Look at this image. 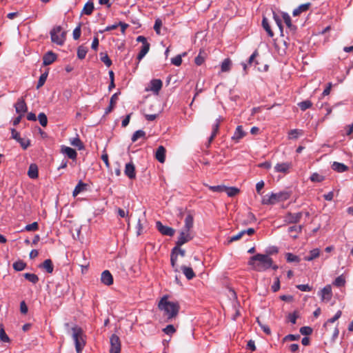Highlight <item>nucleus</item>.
Returning <instances> with one entry per match:
<instances>
[{"instance_id": "4468645a", "label": "nucleus", "mask_w": 353, "mask_h": 353, "mask_svg": "<svg viewBox=\"0 0 353 353\" xmlns=\"http://www.w3.org/2000/svg\"><path fill=\"white\" fill-rule=\"evenodd\" d=\"M101 281L105 285H110L113 283V276L109 270H104L101 273Z\"/></svg>"}, {"instance_id": "473e14b6", "label": "nucleus", "mask_w": 353, "mask_h": 353, "mask_svg": "<svg viewBox=\"0 0 353 353\" xmlns=\"http://www.w3.org/2000/svg\"><path fill=\"white\" fill-rule=\"evenodd\" d=\"M86 186L87 184L84 183L82 181H79L73 190V196H77L79 193L84 191Z\"/></svg>"}, {"instance_id": "aec40b11", "label": "nucleus", "mask_w": 353, "mask_h": 353, "mask_svg": "<svg viewBox=\"0 0 353 353\" xmlns=\"http://www.w3.org/2000/svg\"><path fill=\"white\" fill-rule=\"evenodd\" d=\"M120 94V92H117V93H114L110 98V105L109 106L105 109V114H109L110 112H111L116 104H117V102L118 101V99H119V94Z\"/></svg>"}, {"instance_id": "39448f33", "label": "nucleus", "mask_w": 353, "mask_h": 353, "mask_svg": "<svg viewBox=\"0 0 353 353\" xmlns=\"http://www.w3.org/2000/svg\"><path fill=\"white\" fill-rule=\"evenodd\" d=\"M50 36L51 40L53 43L62 46L65 40L66 32L65 31H62L61 26H57L50 31Z\"/></svg>"}, {"instance_id": "b1692460", "label": "nucleus", "mask_w": 353, "mask_h": 353, "mask_svg": "<svg viewBox=\"0 0 353 353\" xmlns=\"http://www.w3.org/2000/svg\"><path fill=\"white\" fill-rule=\"evenodd\" d=\"M310 6H311L310 3H306L301 4L298 8H296V9H294L293 10L292 14L294 17L299 16L301 13L308 10L309 8H310Z\"/></svg>"}, {"instance_id": "6ab92c4d", "label": "nucleus", "mask_w": 353, "mask_h": 353, "mask_svg": "<svg viewBox=\"0 0 353 353\" xmlns=\"http://www.w3.org/2000/svg\"><path fill=\"white\" fill-rule=\"evenodd\" d=\"M125 174L130 179H135V167L132 163H128L125 165Z\"/></svg>"}, {"instance_id": "a878e982", "label": "nucleus", "mask_w": 353, "mask_h": 353, "mask_svg": "<svg viewBox=\"0 0 353 353\" xmlns=\"http://www.w3.org/2000/svg\"><path fill=\"white\" fill-rule=\"evenodd\" d=\"M40 268L45 269L48 273H52L54 270V265L51 259H46L39 265Z\"/></svg>"}, {"instance_id": "0e129e2a", "label": "nucleus", "mask_w": 353, "mask_h": 353, "mask_svg": "<svg viewBox=\"0 0 353 353\" xmlns=\"http://www.w3.org/2000/svg\"><path fill=\"white\" fill-rule=\"evenodd\" d=\"M296 288L302 292H310L312 290V287L308 284H300L296 285Z\"/></svg>"}, {"instance_id": "864d4df0", "label": "nucleus", "mask_w": 353, "mask_h": 353, "mask_svg": "<svg viewBox=\"0 0 353 353\" xmlns=\"http://www.w3.org/2000/svg\"><path fill=\"white\" fill-rule=\"evenodd\" d=\"M245 234V232H242V230L241 232H239L238 234H236V235H234L231 237H230L229 240H228V243H231L234 241H239L240 240L243 236Z\"/></svg>"}, {"instance_id": "412c9836", "label": "nucleus", "mask_w": 353, "mask_h": 353, "mask_svg": "<svg viewBox=\"0 0 353 353\" xmlns=\"http://www.w3.org/2000/svg\"><path fill=\"white\" fill-rule=\"evenodd\" d=\"M61 152L68 156L70 159L74 160L77 158V153L76 150L68 146H62Z\"/></svg>"}, {"instance_id": "6e6552de", "label": "nucleus", "mask_w": 353, "mask_h": 353, "mask_svg": "<svg viewBox=\"0 0 353 353\" xmlns=\"http://www.w3.org/2000/svg\"><path fill=\"white\" fill-rule=\"evenodd\" d=\"M193 235L192 232H189L188 231H184L183 230H181L179 233V236L176 242V245L178 246H181L183 244L189 242L193 239Z\"/></svg>"}, {"instance_id": "052dcab7", "label": "nucleus", "mask_w": 353, "mask_h": 353, "mask_svg": "<svg viewBox=\"0 0 353 353\" xmlns=\"http://www.w3.org/2000/svg\"><path fill=\"white\" fill-rule=\"evenodd\" d=\"M171 63L176 65L179 66L182 63V59L181 55H177L171 59Z\"/></svg>"}, {"instance_id": "7ed1b4c3", "label": "nucleus", "mask_w": 353, "mask_h": 353, "mask_svg": "<svg viewBox=\"0 0 353 353\" xmlns=\"http://www.w3.org/2000/svg\"><path fill=\"white\" fill-rule=\"evenodd\" d=\"M72 337L74 340L77 353H81L86 344V336L81 327L74 326L72 328Z\"/></svg>"}, {"instance_id": "338daca9", "label": "nucleus", "mask_w": 353, "mask_h": 353, "mask_svg": "<svg viewBox=\"0 0 353 353\" xmlns=\"http://www.w3.org/2000/svg\"><path fill=\"white\" fill-rule=\"evenodd\" d=\"M162 26V22H161V20L159 19H157L156 21H155V23H154V29L155 30V32L159 34H160V28Z\"/></svg>"}, {"instance_id": "58836bf2", "label": "nucleus", "mask_w": 353, "mask_h": 353, "mask_svg": "<svg viewBox=\"0 0 353 353\" xmlns=\"http://www.w3.org/2000/svg\"><path fill=\"white\" fill-rule=\"evenodd\" d=\"M88 52V48L81 45L77 48V57L79 59H83Z\"/></svg>"}, {"instance_id": "9b49d317", "label": "nucleus", "mask_w": 353, "mask_h": 353, "mask_svg": "<svg viewBox=\"0 0 353 353\" xmlns=\"http://www.w3.org/2000/svg\"><path fill=\"white\" fill-rule=\"evenodd\" d=\"M292 163L291 162H284L277 163L274 166V171L276 172H281L283 174H287L290 172V169L292 168Z\"/></svg>"}, {"instance_id": "09e8293b", "label": "nucleus", "mask_w": 353, "mask_h": 353, "mask_svg": "<svg viewBox=\"0 0 353 353\" xmlns=\"http://www.w3.org/2000/svg\"><path fill=\"white\" fill-rule=\"evenodd\" d=\"M38 119L40 123V124L43 127H46L48 124V118L46 115L43 112H41L38 115Z\"/></svg>"}, {"instance_id": "bf43d9fd", "label": "nucleus", "mask_w": 353, "mask_h": 353, "mask_svg": "<svg viewBox=\"0 0 353 353\" xmlns=\"http://www.w3.org/2000/svg\"><path fill=\"white\" fill-rule=\"evenodd\" d=\"M17 142H19L23 150L28 148L30 145V141L28 139H25L23 138H20Z\"/></svg>"}, {"instance_id": "69168bd1", "label": "nucleus", "mask_w": 353, "mask_h": 353, "mask_svg": "<svg viewBox=\"0 0 353 353\" xmlns=\"http://www.w3.org/2000/svg\"><path fill=\"white\" fill-rule=\"evenodd\" d=\"M81 36V24L76 27L73 31V38L74 40L79 39Z\"/></svg>"}, {"instance_id": "dca6fc26", "label": "nucleus", "mask_w": 353, "mask_h": 353, "mask_svg": "<svg viewBox=\"0 0 353 353\" xmlns=\"http://www.w3.org/2000/svg\"><path fill=\"white\" fill-rule=\"evenodd\" d=\"M57 59V55L52 51H48L43 57V65H49L52 64Z\"/></svg>"}, {"instance_id": "774afa93", "label": "nucleus", "mask_w": 353, "mask_h": 353, "mask_svg": "<svg viewBox=\"0 0 353 353\" xmlns=\"http://www.w3.org/2000/svg\"><path fill=\"white\" fill-rule=\"evenodd\" d=\"M205 61V57L201 55V52H199L198 56L195 58L194 62L197 65H201Z\"/></svg>"}, {"instance_id": "c9c22d12", "label": "nucleus", "mask_w": 353, "mask_h": 353, "mask_svg": "<svg viewBox=\"0 0 353 353\" xmlns=\"http://www.w3.org/2000/svg\"><path fill=\"white\" fill-rule=\"evenodd\" d=\"M94 9V3L92 1L87 2L82 10V14L90 15Z\"/></svg>"}, {"instance_id": "f3484780", "label": "nucleus", "mask_w": 353, "mask_h": 353, "mask_svg": "<svg viewBox=\"0 0 353 353\" xmlns=\"http://www.w3.org/2000/svg\"><path fill=\"white\" fill-rule=\"evenodd\" d=\"M165 152L166 150L163 145L159 146L155 152V159L161 163H164L165 161Z\"/></svg>"}, {"instance_id": "7c9ffc66", "label": "nucleus", "mask_w": 353, "mask_h": 353, "mask_svg": "<svg viewBox=\"0 0 353 353\" xmlns=\"http://www.w3.org/2000/svg\"><path fill=\"white\" fill-rule=\"evenodd\" d=\"M320 255V250L318 248H315L312 250L309 254L304 257V260L307 261H311L316 258H318Z\"/></svg>"}, {"instance_id": "e2e57ef3", "label": "nucleus", "mask_w": 353, "mask_h": 353, "mask_svg": "<svg viewBox=\"0 0 353 353\" xmlns=\"http://www.w3.org/2000/svg\"><path fill=\"white\" fill-rule=\"evenodd\" d=\"M208 188L212 192H222L224 190L225 185H207Z\"/></svg>"}, {"instance_id": "2f4dec72", "label": "nucleus", "mask_w": 353, "mask_h": 353, "mask_svg": "<svg viewBox=\"0 0 353 353\" xmlns=\"http://www.w3.org/2000/svg\"><path fill=\"white\" fill-rule=\"evenodd\" d=\"M181 270L188 280H191L195 277V274L192 268L183 265L181 267Z\"/></svg>"}, {"instance_id": "c85d7f7f", "label": "nucleus", "mask_w": 353, "mask_h": 353, "mask_svg": "<svg viewBox=\"0 0 353 353\" xmlns=\"http://www.w3.org/2000/svg\"><path fill=\"white\" fill-rule=\"evenodd\" d=\"M28 175L30 179H37L38 177V167L36 164L32 163L29 166Z\"/></svg>"}, {"instance_id": "603ef678", "label": "nucleus", "mask_w": 353, "mask_h": 353, "mask_svg": "<svg viewBox=\"0 0 353 353\" xmlns=\"http://www.w3.org/2000/svg\"><path fill=\"white\" fill-rule=\"evenodd\" d=\"M334 285L337 287L343 286L345 283V278L343 275L336 277L334 281Z\"/></svg>"}, {"instance_id": "13d9d810", "label": "nucleus", "mask_w": 353, "mask_h": 353, "mask_svg": "<svg viewBox=\"0 0 353 353\" xmlns=\"http://www.w3.org/2000/svg\"><path fill=\"white\" fill-rule=\"evenodd\" d=\"M39 228L37 222H33L31 224H28L26 226L25 229L27 231H36Z\"/></svg>"}, {"instance_id": "4c0bfd02", "label": "nucleus", "mask_w": 353, "mask_h": 353, "mask_svg": "<svg viewBox=\"0 0 353 353\" xmlns=\"http://www.w3.org/2000/svg\"><path fill=\"white\" fill-rule=\"evenodd\" d=\"M0 341L3 343H10V339L8 334L6 333L3 325L0 324Z\"/></svg>"}, {"instance_id": "f257e3e1", "label": "nucleus", "mask_w": 353, "mask_h": 353, "mask_svg": "<svg viewBox=\"0 0 353 353\" xmlns=\"http://www.w3.org/2000/svg\"><path fill=\"white\" fill-rule=\"evenodd\" d=\"M249 265L258 272H263L270 268L274 270L278 269V265L274 264L272 259L267 254H257L252 256Z\"/></svg>"}, {"instance_id": "ddd939ff", "label": "nucleus", "mask_w": 353, "mask_h": 353, "mask_svg": "<svg viewBox=\"0 0 353 353\" xmlns=\"http://www.w3.org/2000/svg\"><path fill=\"white\" fill-rule=\"evenodd\" d=\"M302 217V212L291 213L288 212L285 216V221L290 223H296L300 221Z\"/></svg>"}, {"instance_id": "de8ad7c7", "label": "nucleus", "mask_w": 353, "mask_h": 353, "mask_svg": "<svg viewBox=\"0 0 353 353\" xmlns=\"http://www.w3.org/2000/svg\"><path fill=\"white\" fill-rule=\"evenodd\" d=\"M101 55V61L104 63V64L107 66V67H110L111 65H112V61L111 59H110V57H108V54L107 53H103L101 52L100 54Z\"/></svg>"}, {"instance_id": "79ce46f5", "label": "nucleus", "mask_w": 353, "mask_h": 353, "mask_svg": "<svg viewBox=\"0 0 353 353\" xmlns=\"http://www.w3.org/2000/svg\"><path fill=\"white\" fill-rule=\"evenodd\" d=\"M12 267L16 271H22L26 268V263L21 260H19L13 263Z\"/></svg>"}, {"instance_id": "9d476101", "label": "nucleus", "mask_w": 353, "mask_h": 353, "mask_svg": "<svg viewBox=\"0 0 353 353\" xmlns=\"http://www.w3.org/2000/svg\"><path fill=\"white\" fill-rule=\"evenodd\" d=\"M319 295L322 301L328 302L332 297V287L330 285L325 286L320 292Z\"/></svg>"}, {"instance_id": "3c124183", "label": "nucleus", "mask_w": 353, "mask_h": 353, "mask_svg": "<svg viewBox=\"0 0 353 353\" xmlns=\"http://www.w3.org/2000/svg\"><path fill=\"white\" fill-rule=\"evenodd\" d=\"M286 260L289 263H292V262L298 263L300 261V259L298 256L294 255L290 252L286 254Z\"/></svg>"}, {"instance_id": "f03ea898", "label": "nucleus", "mask_w": 353, "mask_h": 353, "mask_svg": "<svg viewBox=\"0 0 353 353\" xmlns=\"http://www.w3.org/2000/svg\"><path fill=\"white\" fill-rule=\"evenodd\" d=\"M159 309L163 312V316L166 321H170L174 319L179 314L180 305L177 301H170L166 296H164L159 302Z\"/></svg>"}, {"instance_id": "1a4fd4ad", "label": "nucleus", "mask_w": 353, "mask_h": 353, "mask_svg": "<svg viewBox=\"0 0 353 353\" xmlns=\"http://www.w3.org/2000/svg\"><path fill=\"white\" fill-rule=\"evenodd\" d=\"M156 227L158 231L163 235L172 236L175 233V230L171 227L163 225L161 221L156 222Z\"/></svg>"}, {"instance_id": "37998d69", "label": "nucleus", "mask_w": 353, "mask_h": 353, "mask_svg": "<svg viewBox=\"0 0 353 353\" xmlns=\"http://www.w3.org/2000/svg\"><path fill=\"white\" fill-rule=\"evenodd\" d=\"M310 179L312 182L320 183L325 180V176L317 173L314 172L310 177Z\"/></svg>"}, {"instance_id": "393cba45", "label": "nucleus", "mask_w": 353, "mask_h": 353, "mask_svg": "<svg viewBox=\"0 0 353 353\" xmlns=\"http://www.w3.org/2000/svg\"><path fill=\"white\" fill-rule=\"evenodd\" d=\"M150 48V44L148 42L142 44L140 52H139V54L137 55V59L139 61H140L145 56V54L149 52Z\"/></svg>"}, {"instance_id": "4be33fe9", "label": "nucleus", "mask_w": 353, "mask_h": 353, "mask_svg": "<svg viewBox=\"0 0 353 353\" xmlns=\"http://www.w3.org/2000/svg\"><path fill=\"white\" fill-rule=\"evenodd\" d=\"M163 86V83L160 79H152L150 81V90L158 94Z\"/></svg>"}, {"instance_id": "0eeeda50", "label": "nucleus", "mask_w": 353, "mask_h": 353, "mask_svg": "<svg viewBox=\"0 0 353 353\" xmlns=\"http://www.w3.org/2000/svg\"><path fill=\"white\" fill-rule=\"evenodd\" d=\"M110 353L121 352V341L119 337L116 334H112L110 339Z\"/></svg>"}, {"instance_id": "5701e85b", "label": "nucleus", "mask_w": 353, "mask_h": 353, "mask_svg": "<svg viewBox=\"0 0 353 353\" xmlns=\"http://www.w3.org/2000/svg\"><path fill=\"white\" fill-rule=\"evenodd\" d=\"M281 14L283 19L287 27L292 32V33H294L296 30V27L292 25L290 15L286 12H282Z\"/></svg>"}, {"instance_id": "ea45409f", "label": "nucleus", "mask_w": 353, "mask_h": 353, "mask_svg": "<svg viewBox=\"0 0 353 353\" xmlns=\"http://www.w3.org/2000/svg\"><path fill=\"white\" fill-rule=\"evenodd\" d=\"M303 134V132L301 130L298 129H294L289 132L288 133V137L290 139H296L299 136H301Z\"/></svg>"}, {"instance_id": "72a5a7b5", "label": "nucleus", "mask_w": 353, "mask_h": 353, "mask_svg": "<svg viewBox=\"0 0 353 353\" xmlns=\"http://www.w3.org/2000/svg\"><path fill=\"white\" fill-rule=\"evenodd\" d=\"M227 195L230 197L236 196L240 192V190L236 187H227L224 186V190Z\"/></svg>"}, {"instance_id": "f704fd0d", "label": "nucleus", "mask_w": 353, "mask_h": 353, "mask_svg": "<svg viewBox=\"0 0 353 353\" xmlns=\"http://www.w3.org/2000/svg\"><path fill=\"white\" fill-rule=\"evenodd\" d=\"M302 230V226L301 225H293L290 226L288 228V232L291 234V236L293 239H296L297 237V234L300 233Z\"/></svg>"}, {"instance_id": "a211bd4d", "label": "nucleus", "mask_w": 353, "mask_h": 353, "mask_svg": "<svg viewBox=\"0 0 353 353\" xmlns=\"http://www.w3.org/2000/svg\"><path fill=\"white\" fill-rule=\"evenodd\" d=\"M16 112L20 114H24L27 111V105L25 100L21 97L18 99L15 104Z\"/></svg>"}, {"instance_id": "20e7f679", "label": "nucleus", "mask_w": 353, "mask_h": 353, "mask_svg": "<svg viewBox=\"0 0 353 353\" xmlns=\"http://www.w3.org/2000/svg\"><path fill=\"white\" fill-rule=\"evenodd\" d=\"M290 196L288 192H279L278 193H272L270 195H265L262 199L263 205H274L277 202L288 200Z\"/></svg>"}, {"instance_id": "bb28decb", "label": "nucleus", "mask_w": 353, "mask_h": 353, "mask_svg": "<svg viewBox=\"0 0 353 353\" xmlns=\"http://www.w3.org/2000/svg\"><path fill=\"white\" fill-rule=\"evenodd\" d=\"M332 168L333 170L338 172H344L348 170V167L346 165L336 161L332 163Z\"/></svg>"}, {"instance_id": "5fc2aeb1", "label": "nucleus", "mask_w": 353, "mask_h": 353, "mask_svg": "<svg viewBox=\"0 0 353 353\" xmlns=\"http://www.w3.org/2000/svg\"><path fill=\"white\" fill-rule=\"evenodd\" d=\"M163 332L166 334L172 335L176 332V329L172 325H168L165 328L163 329Z\"/></svg>"}, {"instance_id": "6e6d98bb", "label": "nucleus", "mask_w": 353, "mask_h": 353, "mask_svg": "<svg viewBox=\"0 0 353 353\" xmlns=\"http://www.w3.org/2000/svg\"><path fill=\"white\" fill-rule=\"evenodd\" d=\"M71 144L73 146L78 148L79 150H81L83 148V144L79 138H74L71 141Z\"/></svg>"}, {"instance_id": "8fccbe9b", "label": "nucleus", "mask_w": 353, "mask_h": 353, "mask_svg": "<svg viewBox=\"0 0 353 353\" xmlns=\"http://www.w3.org/2000/svg\"><path fill=\"white\" fill-rule=\"evenodd\" d=\"M48 77V72H45L42 74L38 81L37 85V89H39L41 87H42Z\"/></svg>"}, {"instance_id": "423d86ee", "label": "nucleus", "mask_w": 353, "mask_h": 353, "mask_svg": "<svg viewBox=\"0 0 353 353\" xmlns=\"http://www.w3.org/2000/svg\"><path fill=\"white\" fill-rule=\"evenodd\" d=\"M181 246H178L176 245L174 248H172L171 254H170V262L172 268H175L177 261L178 255H181V256H184L185 254V250H183L180 248Z\"/></svg>"}, {"instance_id": "49530a36", "label": "nucleus", "mask_w": 353, "mask_h": 353, "mask_svg": "<svg viewBox=\"0 0 353 353\" xmlns=\"http://www.w3.org/2000/svg\"><path fill=\"white\" fill-rule=\"evenodd\" d=\"M312 103L310 100H305L298 103V106L302 111H305L307 109L311 108Z\"/></svg>"}, {"instance_id": "680f3d73", "label": "nucleus", "mask_w": 353, "mask_h": 353, "mask_svg": "<svg viewBox=\"0 0 353 353\" xmlns=\"http://www.w3.org/2000/svg\"><path fill=\"white\" fill-rule=\"evenodd\" d=\"M299 338L300 336L299 334H288L283 339V342L287 341H297L299 339Z\"/></svg>"}, {"instance_id": "a18cd8bd", "label": "nucleus", "mask_w": 353, "mask_h": 353, "mask_svg": "<svg viewBox=\"0 0 353 353\" xmlns=\"http://www.w3.org/2000/svg\"><path fill=\"white\" fill-rule=\"evenodd\" d=\"M299 317V314L298 311H294L292 313H289L287 316V319L288 321L292 323V324H295L296 323V319Z\"/></svg>"}, {"instance_id": "e433bc0d", "label": "nucleus", "mask_w": 353, "mask_h": 353, "mask_svg": "<svg viewBox=\"0 0 353 353\" xmlns=\"http://www.w3.org/2000/svg\"><path fill=\"white\" fill-rule=\"evenodd\" d=\"M232 61L230 59L227 58L223 60L221 65V70L223 72H229L232 66Z\"/></svg>"}, {"instance_id": "4d7b16f0", "label": "nucleus", "mask_w": 353, "mask_h": 353, "mask_svg": "<svg viewBox=\"0 0 353 353\" xmlns=\"http://www.w3.org/2000/svg\"><path fill=\"white\" fill-rule=\"evenodd\" d=\"M300 332L305 336L310 335L312 332V329L308 326L301 327L300 328Z\"/></svg>"}, {"instance_id": "c756f323", "label": "nucleus", "mask_w": 353, "mask_h": 353, "mask_svg": "<svg viewBox=\"0 0 353 353\" xmlns=\"http://www.w3.org/2000/svg\"><path fill=\"white\" fill-rule=\"evenodd\" d=\"M262 26L264 28V30L267 32V33L270 37H274V34L271 29V27L270 26L268 19L265 17H263Z\"/></svg>"}, {"instance_id": "a19ab883", "label": "nucleus", "mask_w": 353, "mask_h": 353, "mask_svg": "<svg viewBox=\"0 0 353 353\" xmlns=\"http://www.w3.org/2000/svg\"><path fill=\"white\" fill-rule=\"evenodd\" d=\"M23 276L26 279L34 284H36L39 281V277L35 274L25 273Z\"/></svg>"}, {"instance_id": "2eb2a0df", "label": "nucleus", "mask_w": 353, "mask_h": 353, "mask_svg": "<svg viewBox=\"0 0 353 353\" xmlns=\"http://www.w3.org/2000/svg\"><path fill=\"white\" fill-rule=\"evenodd\" d=\"M194 225V217L191 214H188L184 220V225L181 230L192 232Z\"/></svg>"}, {"instance_id": "c03bdc74", "label": "nucleus", "mask_w": 353, "mask_h": 353, "mask_svg": "<svg viewBox=\"0 0 353 353\" xmlns=\"http://www.w3.org/2000/svg\"><path fill=\"white\" fill-rule=\"evenodd\" d=\"M145 132L142 130H137L132 137V141L136 142L140 138H145Z\"/></svg>"}, {"instance_id": "cd10ccee", "label": "nucleus", "mask_w": 353, "mask_h": 353, "mask_svg": "<svg viewBox=\"0 0 353 353\" xmlns=\"http://www.w3.org/2000/svg\"><path fill=\"white\" fill-rule=\"evenodd\" d=\"M245 135V133L243 130L242 126L238 125L232 137V139L234 140L236 142H239V140L241 139Z\"/></svg>"}, {"instance_id": "f8f14e48", "label": "nucleus", "mask_w": 353, "mask_h": 353, "mask_svg": "<svg viewBox=\"0 0 353 353\" xmlns=\"http://www.w3.org/2000/svg\"><path fill=\"white\" fill-rule=\"evenodd\" d=\"M222 119L221 117H219V119H217L216 120V122L215 123L212 125V134L211 136L209 137L208 139V143L207 144V147H210L211 143L213 141V140L214 139L215 137L216 136V134H218L219 132V126H220V123L221 122Z\"/></svg>"}]
</instances>
